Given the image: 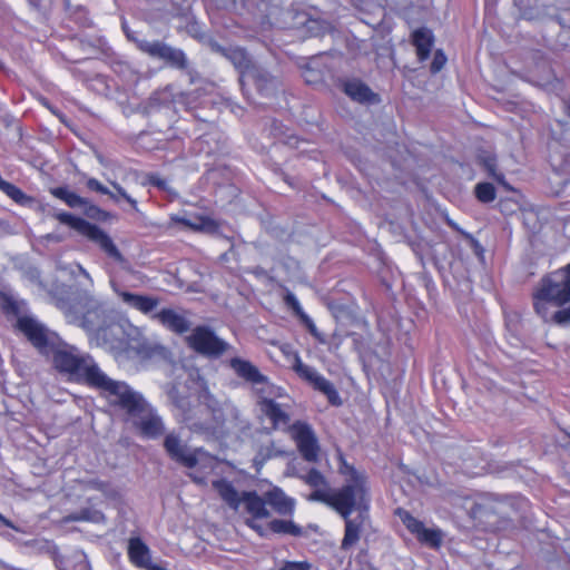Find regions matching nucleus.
Instances as JSON below:
<instances>
[{
	"label": "nucleus",
	"instance_id": "obj_1",
	"mask_svg": "<svg viewBox=\"0 0 570 570\" xmlns=\"http://www.w3.org/2000/svg\"><path fill=\"white\" fill-rule=\"evenodd\" d=\"M92 389L98 391L111 406L122 411L125 421L130 423L142 438L157 439L165 433L163 419L156 410L140 392L126 382L114 380L102 371Z\"/></svg>",
	"mask_w": 570,
	"mask_h": 570
},
{
	"label": "nucleus",
	"instance_id": "obj_2",
	"mask_svg": "<svg viewBox=\"0 0 570 570\" xmlns=\"http://www.w3.org/2000/svg\"><path fill=\"white\" fill-rule=\"evenodd\" d=\"M49 294L69 323L96 333L106 324L105 307L88 291H73L71 286L56 283Z\"/></svg>",
	"mask_w": 570,
	"mask_h": 570
},
{
	"label": "nucleus",
	"instance_id": "obj_3",
	"mask_svg": "<svg viewBox=\"0 0 570 570\" xmlns=\"http://www.w3.org/2000/svg\"><path fill=\"white\" fill-rule=\"evenodd\" d=\"M533 306L544 322L570 321V263L541 279L533 293Z\"/></svg>",
	"mask_w": 570,
	"mask_h": 570
},
{
	"label": "nucleus",
	"instance_id": "obj_4",
	"mask_svg": "<svg viewBox=\"0 0 570 570\" xmlns=\"http://www.w3.org/2000/svg\"><path fill=\"white\" fill-rule=\"evenodd\" d=\"M167 395L177 411V417L191 432L215 436L220 412L219 402L213 394L204 390L198 395L197 403L193 405L188 396L183 394L176 384H170Z\"/></svg>",
	"mask_w": 570,
	"mask_h": 570
},
{
	"label": "nucleus",
	"instance_id": "obj_5",
	"mask_svg": "<svg viewBox=\"0 0 570 570\" xmlns=\"http://www.w3.org/2000/svg\"><path fill=\"white\" fill-rule=\"evenodd\" d=\"M53 367L70 382L85 384L92 389L102 370L94 357L68 344L60 345L52 351Z\"/></svg>",
	"mask_w": 570,
	"mask_h": 570
},
{
	"label": "nucleus",
	"instance_id": "obj_6",
	"mask_svg": "<svg viewBox=\"0 0 570 570\" xmlns=\"http://www.w3.org/2000/svg\"><path fill=\"white\" fill-rule=\"evenodd\" d=\"M340 472L346 476V484L337 491L331 490L328 501L324 503L336 510L343 519H347L354 509H367L366 475L345 461L342 462Z\"/></svg>",
	"mask_w": 570,
	"mask_h": 570
},
{
	"label": "nucleus",
	"instance_id": "obj_7",
	"mask_svg": "<svg viewBox=\"0 0 570 570\" xmlns=\"http://www.w3.org/2000/svg\"><path fill=\"white\" fill-rule=\"evenodd\" d=\"M127 39L134 42L137 48L149 56L150 58L164 61L167 66L185 71L189 67V61L186 53L179 49L171 47L170 45L160 41L140 39L134 31H130L126 26L122 27Z\"/></svg>",
	"mask_w": 570,
	"mask_h": 570
},
{
	"label": "nucleus",
	"instance_id": "obj_8",
	"mask_svg": "<svg viewBox=\"0 0 570 570\" xmlns=\"http://www.w3.org/2000/svg\"><path fill=\"white\" fill-rule=\"evenodd\" d=\"M52 216L61 224L68 225L79 234L96 243L110 258L118 263L125 262V257L119 252L112 239L98 226L65 212L56 213Z\"/></svg>",
	"mask_w": 570,
	"mask_h": 570
},
{
	"label": "nucleus",
	"instance_id": "obj_9",
	"mask_svg": "<svg viewBox=\"0 0 570 570\" xmlns=\"http://www.w3.org/2000/svg\"><path fill=\"white\" fill-rule=\"evenodd\" d=\"M187 345L200 355L208 357H219L227 348L228 344L219 338L208 326H197L186 337Z\"/></svg>",
	"mask_w": 570,
	"mask_h": 570
},
{
	"label": "nucleus",
	"instance_id": "obj_10",
	"mask_svg": "<svg viewBox=\"0 0 570 570\" xmlns=\"http://www.w3.org/2000/svg\"><path fill=\"white\" fill-rule=\"evenodd\" d=\"M219 412L215 436L236 435L249 431L250 422L233 403L226 402L223 405L219 403Z\"/></svg>",
	"mask_w": 570,
	"mask_h": 570
},
{
	"label": "nucleus",
	"instance_id": "obj_11",
	"mask_svg": "<svg viewBox=\"0 0 570 570\" xmlns=\"http://www.w3.org/2000/svg\"><path fill=\"white\" fill-rule=\"evenodd\" d=\"M239 83L243 90L247 83H253L258 95L263 98L275 97L281 88L278 77L258 65L243 72V76H239Z\"/></svg>",
	"mask_w": 570,
	"mask_h": 570
},
{
	"label": "nucleus",
	"instance_id": "obj_12",
	"mask_svg": "<svg viewBox=\"0 0 570 570\" xmlns=\"http://www.w3.org/2000/svg\"><path fill=\"white\" fill-rule=\"evenodd\" d=\"M137 328L128 322H110L98 328L97 341L110 350H124L129 345V337Z\"/></svg>",
	"mask_w": 570,
	"mask_h": 570
},
{
	"label": "nucleus",
	"instance_id": "obj_13",
	"mask_svg": "<svg viewBox=\"0 0 570 570\" xmlns=\"http://www.w3.org/2000/svg\"><path fill=\"white\" fill-rule=\"evenodd\" d=\"M289 430L304 460L316 462L320 446L312 426L305 422L296 421L289 426Z\"/></svg>",
	"mask_w": 570,
	"mask_h": 570
},
{
	"label": "nucleus",
	"instance_id": "obj_14",
	"mask_svg": "<svg viewBox=\"0 0 570 570\" xmlns=\"http://www.w3.org/2000/svg\"><path fill=\"white\" fill-rule=\"evenodd\" d=\"M164 449L170 459L186 468L191 469L198 464L196 454L189 452L187 444L183 443L179 435L174 432H170L165 436Z\"/></svg>",
	"mask_w": 570,
	"mask_h": 570
},
{
	"label": "nucleus",
	"instance_id": "obj_15",
	"mask_svg": "<svg viewBox=\"0 0 570 570\" xmlns=\"http://www.w3.org/2000/svg\"><path fill=\"white\" fill-rule=\"evenodd\" d=\"M209 47L212 51L219 53L229 60L233 66L239 71V76H243V72L248 71L252 67H255L254 63L244 48L240 47H223L217 41H209Z\"/></svg>",
	"mask_w": 570,
	"mask_h": 570
},
{
	"label": "nucleus",
	"instance_id": "obj_16",
	"mask_svg": "<svg viewBox=\"0 0 570 570\" xmlns=\"http://www.w3.org/2000/svg\"><path fill=\"white\" fill-rule=\"evenodd\" d=\"M19 330L27 336L31 344L41 353L48 351L47 328L36 320L23 316L18 320Z\"/></svg>",
	"mask_w": 570,
	"mask_h": 570
},
{
	"label": "nucleus",
	"instance_id": "obj_17",
	"mask_svg": "<svg viewBox=\"0 0 570 570\" xmlns=\"http://www.w3.org/2000/svg\"><path fill=\"white\" fill-rule=\"evenodd\" d=\"M294 475L313 489V492L307 497V500L318 501L322 503H324V501H328L331 488L326 478L318 470L312 468L304 474L294 473Z\"/></svg>",
	"mask_w": 570,
	"mask_h": 570
},
{
	"label": "nucleus",
	"instance_id": "obj_18",
	"mask_svg": "<svg viewBox=\"0 0 570 570\" xmlns=\"http://www.w3.org/2000/svg\"><path fill=\"white\" fill-rule=\"evenodd\" d=\"M342 90L354 101L364 105H377L381 102L379 94L374 92L365 82L360 79H347L342 81Z\"/></svg>",
	"mask_w": 570,
	"mask_h": 570
},
{
	"label": "nucleus",
	"instance_id": "obj_19",
	"mask_svg": "<svg viewBox=\"0 0 570 570\" xmlns=\"http://www.w3.org/2000/svg\"><path fill=\"white\" fill-rule=\"evenodd\" d=\"M263 393V390H257V404L261 412L272 421L274 430L286 426L291 420L289 415L282 409L281 404L272 399L264 396Z\"/></svg>",
	"mask_w": 570,
	"mask_h": 570
},
{
	"label": "nucleus",
	"instance_id": "obj_20",
	"mask_svg": "<svg viewBox=\"0 0 570 570\" xmlns=\"http://www.w3.org/2000/svg\"><path fill=\"white\" fill-rule=\"evenodd\" d=\"M163 326L169 331L184 334L190 330L191 323L186 317L185 313H179L173 308H163L153 315Z\"/></svg>",
	"mask_w": 570,
	"mask_h": 570
},
{
	"label": "nucleus",
	"instance_id": "obj_21",
	"mask_svg": "<svg viewBox=\"0 0 570 570\" xmlns=\"http://www.w3.org/2000/svg\"><path fill=\"white\" fill-rule=\"evenodd\" d=\"M230 367L234 370L238 377L253 385L266 384L268 382L267 376L262 374L258 367L249 361L234 357L230 360Z\"/></svg>",
	"mask_w": 570,
	"mask_h": 570
},
{
	"label": "nucleus",
	"instance_id": "obj_22",
	"mask_svg": "<svg viewBox=\"0 0 570 570\" xmlns=\"http://www.w3.org/2000/svg\"><path fill=\"white\" fill-rule=\"evenodd\" d=\"M242 503L246 512L250 514V519H266L269 517L265 495L259 497L255 491H244L242 492Z\"/></svg>",
	"mask_w": 570,
	"mask_h": 570
},
{
	"label": "nucleus",
	"instance_id": "obj_23",
	"mask_svg": "<svg viewBox=\"0 0 570 570\" xmlns=\"http://www.w3.org/2000/svg\"><path fill=\"white\" fill-rule=\"evenodd\" d=\"M118 295L128 306L134 307L144 314H150L160 303L158 297L140 295L125 291L118 292Z\"/></svg>",
	"mask_w": 570,
	"mask_h": 570
},
{
	"label": "nucleus",
	"instance_id": "obj_24",
	"mask_svg": "<svg viewBox=\"0 0 570 570\" xmlns=\"http://www.w3.org/2000/svg\"><path fill=\"white\" fill-rule=\"evenodd\" d=\"M267 504L281 515H291L294 511V500L288 498L281 489L274 488L265 493Z\"/></svg>",
	"mask_w": 570,
	"mask_h": 570
},
{
	"label": "nucleus",
	"instance_id": "obj_25",
	"mask_svg": "<svg viewBox=\"0 0 570 570\" xmlns=\"http://www.w3.org/2000/svg\"><path fill=\"white\" fill-rule=\"evenodd\" d=\"M433 42V33L425 27L419 28L412 33V43L416 48V53L420 60L429 58Z\"/></svg>",
	"mask_w": 570,
	"mask_h": 570
},
{
	"label": "nucleus",
	"instance_id": "obj_26",
	"mask_svg": "<svg viewBox=\"0 0 570 570\" xmlns=\"http://www.w3.org/2000/svg\"><path fill=\"white\" fill-rule=\"evenodd\" d=\"M128 554L136 566L146 569L150 568L149 549L139 538L130 539Z\"/></svg>",
	"mask_w": 570,
	"mask_h": 570
},
{
	"label": "nucleus",
	"instance_id": "obj_27",
	"mask_svg": "<svg viewBox=\"0 0 570 570\" xmlns=\"http://www.w3.org/2000/svg\"><path fill=\"white\" fill-rule=\"evenodd\" d=\"M220 498L234 510H237L242 503V494L237 492L234 485L226 480H218L213 483Z\"/></svg>",
	"mask_w": 570,
	"mask_h": 570
},
{
	"label": "nucleus",
	"instance_id": "obj_28",
	"mask_svg": "<svg viewBox=\"0 0 570 570\" xmlns=\"http://www.w3.org/2000/svg\"><path fill=\"white\" fill-rule=\"evenodd\" d=\"M344 521H345V533H344V538L341 543V549L348 550L360 540L362 520H361V515H358L355 519H351L348 515L347 519H344Z\"/></svg>",
	"mask_w": 570,
	"mask_h": 570
},
{
	"label": "nucleus",
	"instance_id": "obj_29",
	"mask_svg": "<svg viewBox=\"0 0 570 570\" xmlns=\"http://www.w3.org/2000/svg\"><path fill=\"white\" fill-rule=\"evenodd\" d=\"M88 521L94 523H104L106 521L105 514L94 508H83L78 512L70 513L63 517L62 522Z\"/></svg>",
	"mask_w": 570,
	"mask_h": 570
},
{
	"label": "nucleus",
	"instance_id": "obj_30",
	"mask_svg": "<svg viewBox=\"0 0 570 570\" xmlns=\"http://www.w3.org/2000/svg\"><path fill=\"white\" fill-rule=\"evenodd\" d=\"M312 385L314 386V389L318 390L324 395H326L328 402L332 405L340 406L342 404V399L338 395V392L336 391L335 386L324 376L318 374L316 380L313 381Z\"/></svg>",
	"mask_w": 570,
	"mask_h": 570
},
{
	"label": "nucleus",
	"instance_id": "obj_31",
	"mask_svg": "<svg viewBox=\"0 0 570 570\" xmlns=\"http://www.w3.org/2000/svg\"><path fill=\"white\" fill-rule=\"evenodd\" d=\"M267 530L277 534L302 535V528L291 520L274 519L267 523Z\"/></svg>",
	"mask_w": 570,
	"mask_h": 570
},
{
	"label": "nucleus",
	"instance_id": "obj_32",
	"mask_svg": "<svg viewBox=\"0 0 570 570\" xmlns=\"http://www.w3.org/2000/svg\"><path fill=\"white\" fill-rule=\"evenodd\" d=\"M480 164L484 167L488 174L497 180L499 184L504 186L507 189L511 187L505 181L504 175L502 173L497 171V157L493 155H485L480 157Z\"/></svg>",
	"mask_w": 570,
	"mask_h": 570
},
{
	"label": "nucleus",
	"instance_id": "obj_33",
	"mask_svg": "<svg viewBox=\"0 0 570 570\" xmlns=\"http://www.w3.org/2000/svg\"><path fill=\"white\" fill-rule=\"evenodd\" d=\"M286 454L285 451L278 450L275 448L274 443L259 446L254 461L259 464H264L267 460L275 456H284Z\"/></svg>",
	"mask_w": 570,
	"mask_h": 570
},
{
	"label": "nucleus",
	"instance_id": "obj_34",
	"mask_svg": "<svg viewBox=\"0 0 570 570\" xmlns=\"http://www.w3.org/2000/svg\"><path fill=\"white\" fill-rule=\"evenodd\" d=\"M396 513L410 532L417 537L420 532L423 531V522L414 518L410 512L397 509Z\"/></svg>",
	"mask_w": 570,
	"mask_h": 570
},
{
	"label": "nucleus",
	"instance_id": "obj_35",
	"mask_svg": "<svg viewBox=\"0 0 570 570\" xmlns=\"http://www.w3.org/2000/svg\"><path fill=\"white\" fill-rule=\"evenodd\" d=\"M474 194L481 203H491L495 199V188L491 183H479L474 188Z\"/></svg>",
	"mask_w": 570,
	"mask_h": 570
},
{
	"label": "nucleus",
	"instance_id": "obj_36",
	"mask_svg": "<svg viewBox=\"0 0 570 570\" xmlns=\"http://www.w3.org/2000/svg\"><path fill=\"white\" fill-rule=\"evenodd\" d=\"M294 370L301 377H303L311 384L318 376V373L313 367L304 364L298 357L296 358V362L294 364Z\"/></svg>",
	"mask_w": 570,
	"mask_h": 570
},
{
	"label": "nucleus",
	"instance_id": "obj_37",
	"mask_svg": "<svg viewBox=\"0 0 570 570\" xmlns=\"http://www.w3.org/2000/svg\"><path fill=\"white\" fill-rule=\"evenodd\" d=\"M419 541L426 543L431 547H439L441 543V532L438 530H431L423 528V531L416 537Z\"/></svg>",
	"mask_w": 570,
	"mask_h": 570
},
{
	"label": "nucleus",
	"instance_id": "obj_38",
	"mask_svg": "<svg viewBox=\"0 0 570 570\" xmlns=\"http://www.w3.org/2000/svg\"><path fill=\"white\" fill-rule=\"evenodd\" d=\"M3 193L7 196H9L11 199H13L16 203L21 204V205H23L30 200V198L20 188H18L17 186H14L11 183H9L6 186V189L3 190Z\"/></svg>",
	"mask_w": 570,
	"mask_h": 570
},
{
	"label": "nucleus",
	"instance_id": "obj_39",
	"mask_svg": "<svg viewBox=\"0 0 570 570\" xmlns=\"http://www.w3.org/2000/svg\"><path fill=\"white\" fill-rule=\"evenodd\" d=\"M82 207H83V214L91 219L107 220L108 217L110 216L109 213L100 209L98 206L90 204L89 202L87 205H85Z\"/></svg>",
	"mask_w": 570,
	"mask_h": 570
},
{
	"label": "nucleus",
	"instance_id": "obj_40",
	"mask_svg": "<svg viewBox=\"0 0 570 570\" xmlns=\"http://www.w3.org/2000/svg\"><path fill=\"white\" fill-rule=\"evenodd\" d=\"M507 508H508V503L504 501H494L490 504L480 505V509L499 514L502 518L509 517L508 512H507Z\"/></svg>",
	"mask_w": 570,
	"mask_h": 570
},
{
	"label": "nucleus",
	"instance_id": "obj_41",
	"mask_svg": "<svg viewBox=\"0 0 570 570\" xmlns=\"http://www.w3.org/2000/svg\"><path fill=\"white\" fill-rule=\"evenodd\" d=\"M307 29L313 36L318 37L331 30L330 23L318 20H309L307 22Z\"/></svg>",
	"mask_w": 570,
	"mask_h": 570
},
{
	"label": "nucleus",
	"instance_id": "obj_42",
	"mask_svg": "<svg viewBox=\"0 0 570 570\" xmlns=\"http://www.w3.org/2000/svg\"><path fill=\"white\" fill-rule=\"evenodd\" d=\"M446 62V57L444 56V53L440 50H438L435 53H434V57H433V60L431 62V72L432 73H436L439 71L442 70V68L444 67Z\"/></svg>",
	"mask_w": 570,
	"mask_h": 570
},
{
	"label": "nucleus",
	"instance_id": "obj_43",
	"mask_svg": "<svg viewBox=\"0 0 570 570\" xmlns=\"http://www.w3.org/2000/svg\"><path fill=\"white\" fill-rule=\"evenodd\" d=\"M286 305L293 309L296 316H299L304 311L302 309L297 298L293 293H287L284 297Z\"/></svg>",
	"mask_w": 570,
	"mask_h": 570
},
{
	"label": "nucleus",
	"instance_id": "obj_44",
	"mask_svg": "<svg viewBox=\"0 0 570 570\" xmlns=\"http://www.w3.org/2000/svg\"><path fill=\"white\" fill-rule=\"evenodd\" d=\"M147 180L150 185L157 187L158 189L160 190H164V191H170V188L168 187L167 185V181L163 178H160L158 175L156 174H150L147 176Z\"/></svg>",
	"mask_w": 570,
	"mask_h": 570
},
{
	"label": "nucleus",
	"instance_id": "obj_45",
	"mask_svg": "<svg viewBox=\"0 0 570 570\" xmlns=\"http://www.w3.org/2000/svg\"><path fill=\"white\" fill-rule=\"evenodd\" d=\"M298 317L303 322V324L307 327L308 332L314 337H316L320 342H323V340L320 337V334L317 332V328H316L314 322L309 318V316L306 315L305 313H302Z\"/></svg>",
	"mask_w": 570,
	"mask_h": 570
},
{
	"label": "nucleus",
	"instance_id": "obj_46",
	"mask_svg": "<svg viewBox=\"0 0 570 570\" xmlns=\"http://www.w3.org/2000/svg\"><path fill=\"white\" fill-rule=\"evenodd\" d=\"M65 203L71 208H77L87 205L88 200L71 191Z\"/></svg>",
	"mask_w": 570,
	"mask_h": 570
},
{
	"label": "nucleus",
	"instance_id": "obj_47",
	"mask_svg": "<svg viewBox=\"0 0 570 570\" xmlns=\"http://www.w3.org/2000/svg\"><path fill=\"white\" fill-rule=\"evenodd\" d=\"M111 185L116 189V193L118 194L119 197L124 198L128 204H130V206L135 210H138L137 209V202L134 198H131L119 184L112 181Z\"/></svg>",
	"mask_w": 570,
	"mask_h": 570
},
{
	"label": "nucleus",
	"instance_id": "obj_48",
	"mask_svg": "<svg viewBox=\"0 0 570 570\" xmlns=\"http://www.w3.org/2000/svg\"><path fill=\"white\" fill-rule=\"evenodd\" d=\"M87 187L90 189V190H94V191H97V193H100V194H110V190L104 186L99 180H97L96 178H89L86 183Z\"/></svg>",
	"mask_w": 570,
	"mask_h": 570
},
{
	"label": "nucleus",
	"instance_id": "obj_49",
	"mask_svg": "<svg viewBox=\"0 0 570 570\" xmlns=\"http://www.w3.org/2000/svg\"><path fill=\"white\" fill-rule=\"evenodd\" d=\"M281 570H311V564L308 562L287 561Z\"/></svg>",
	"mask_w": 570,
	"mask_h": 570
},
{
	"label": "nucleus",
	"instance_id": "obj_50",
	"mask_svg": "<svg viewBox=\"0 0 570 570\" xmlns=\"http://www.w3.org/2000/svg\"><path fill=\"white\" fill-rule=\"evenodd\" d=\"M256 519H246V524L252 528L253 530H255L261 537H267L268 533L271 532L269 530H267V525L266 527H263L261 524H258L256 521Z\"/></svg>",
	"mask_w": 570,
	"mask_h": 570
},
{
	"label": "nucleus",
	"instance_id": "obj_51",
	"mask_svg": "<svg viewBox=\"0 0 570 570\" xmlns=\"http://www.w3.org/2000/svg\"><path fill=\"white\" fill-rule=\"evenodd\" d=\"M70 193L71 191L67 187L50 188V194L62 202H65L68 198Z\"/></svg>",
	"mask_w": 570,
	"mask_h": 570
},
{
	"label": "nucleus",
	"instance_id": "obj_52",
	"mask_svg": "<svg viewBox=\"0 0 570 570\" xmlns=\"http://www.w3.org/2000/svg\"><path fill=\"white\" fill-rule=\"evenodd\" d=\"M170 219L174 222V223H178V224H183L187 227H190V228H194V229H198L199 226L191 223L189 219L185 218V217H180L178 215H174L170 217Z\"/></svg>",
	"mask_w": 570,
	"mask_h": 570
},
{
	"label": "nucleus",
	"instance_id": "obj_53",
	"mask_svg": "<svg viewBox=\"0 0 570 570\" xmlns=\"http://www.w3.org/2000/svg\"><path fill=\"white\" fill-rule=\"evenodd\" d=\"M6 308L14 314H18L19 313V307H18V304L16 301H13L12 298H7L6 299Z\"/></svg>",
	"mask_w": 570,
	"mask_h": 570
},
{
	"label": "nucleus",
	"instance_id": "obj_54",
	"mask_svg": "<svg viewBox=\"0 0 570 570\" xmlns=\"http://www.w3.org/2000/svg\"><path fill=\"white\" fill-rule=\"evenodd\" d=\"M249 272L258 277L266 276V274H267L266 271L261 266H256V267L252 268Z\"/></svg>",
	"mask_w": 570,
	"mask_h": 570
},
{
	"label": "nucleus",
	"instance_id": "obj_55",
	"mask_svg": "<svg viewBox=\"0 0 570 570\" xmlns=\"http://www.w3.org/2000/svg\"><path fill=\"white\" fill-rule=\"evenodd\" d=\"M534 216L532 212L523 213L524 224L529 226L531 218H534Z\"/></svg>",
	"mask_w": 570,
	"mask_h": 570
},
{
	"label": "nucleus",
	"instance_id": "obj_56",
	"mask_svg": "<svg viewBox=\"0 0 570 570\" xmlns=\"http://www.w3.org/2000/svg\"><path fill=\"white\" fill-rule=\"evenodd\" d=\"M189 476L193 479L194 482H196L198 484H204L205 483L203 478L196 476L194 474H189Z\"/></svg>",
	"mask_w": 570,
	"mask_h": 570
},
{
	"label": "nucleus",
	"instance_id": "obj_57",
	"mask_svg": "<svg viewBox=\"0 0 570 570\" xmlns=\"http://www.w3.org/2000/svg\"><path fill=\"white\" fill-rule=\"evenodd\" d=\"M112 200L118 202L119 196L117 193L110 191V194H107Z\"/></svg>",
	"mask_w": 570,
	"mask_h": 570
},
{
	"label": "nucleus",
	"instance_id": "obj_58",
	"mask_svg": "<svg viewBox=\"0 0 570 570\" xmlns=\"http://www.w3.org/2000/svg\"><path fill=\"white\" fill-rule=\"evenodd\" d=\"M78 268L82 275H85L87 278H90L89 274L80 265L78 266Z\"/></svg>",
	"mask_w": 570,
	"mask_h": 570
},
{
	"label": "nucleus",
	"instance_id": "obj_59",
	"mask_svg": "<svg viewBox=\"0 0 570 570\" xmlns=\"http://www.w3.org/2000/svg\"><path fill=\"white\" fill-rule=\"evenodd\" d=\"M566 107H567V111H568V114L570 115V100H569V101H567Z\"/></svg>",
	"mask_w": 570,
	"mask_h": 570
},
{
	"label": "nucleus",
	"instance_id": "obj_60",
	"mask_svg": "<svg viewBox=\"0 0 570 570\" xmlns=\"http://www.w3.org/2000/svg\"><path fill=\"white\" fill-rule=\"evenodd\" d=\"M32 3H37L39 2L40 0H30Z\"/></svg>",
	"mask_w": 570,
	"mask_h": 570
},
{
	"label": "nucleus",
	"instance_id": "obj_61",
	"mask_svg": "<svg viewBox=\"0 0 570 570\" xmlns=\"http://www.w3.org/2000/svg\"><path fill=\"white\" fill-rule=\"evenodd\" d=\"M569 131H570V128H569Z\"/></svg>",
	"mask_w": 570,
	"mask_h": 570
}]
</instances>
